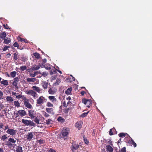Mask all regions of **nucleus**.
Instances as JSON below:
<instances>
[{"label": "nucleus", "mask_w": 152, "mask_h": 152, "mask_svg": "<svg viewBox=\"0 0 152 152\" xmlns=\"http://www.w3.org/2000/svg\"><path fill=\"white\" fill-rule=\"evenodd\" d=\"M28 114L31 119H33L35 117V111L34 110H28Z\"/></svg>", "instance_id": "obj_7"}, {"label": "nucleus", "mask_w": 152, "mask_h": 152, "mask_svg": "<svg viewBox=\"0 0 152 152\" xmlns=\"http://www.w3.org/2000/svg\"><path fill=\"white\" fill-rule=\"evenodd\" d=\"M75 126L76 127L78 128L79 130L82 127L81 123L80 122H77L75 124Z\"/></svg>", "instance_id": "obj_22"}, {"label": "nucleus", "mask_w": 152, "mask_h": 152, "mask_svg": "<svg viewBox=\"0 0 152 152\" xmlns=\"http://www.w3.org/2000/svg\"><path fill=\"white\" fill-rule=\"evenodd\" d=\"M61 82V79L59 78H57L56 80V82L53 84L54 86L58 85Z\"/></svg>", "instance_id": "obj_30"}, {"label": "nucleus", "mask_w": 152, "mask_h": 152, "mask_svg": "<svg viewBox=\"0 0 152 152\" xmlns=\"http://www.w3.org/2000/svg\"><path fill=\"white\" fill-rule=\"evenodd\" d=\"M3 96V93L2 91H0V99H3L2 97Z\"/></svg>", "instance_id": "obj_55"}, {"label": "nucleus", "mask_w": 152, "mask_h": 152, "mask_svg": "<svg viewBox=\"0 0 152 152\" xmlns=\"http://www.w3.org/2000/svg\"><path fill=\"white\" fill-rule=\"evenodd\" d=\"M42 85L44 89H46L48 88V84L46 82H43L42 83Z\"/></svg>", "instance_id": "obj_31"}, {"label": "nucleus", "mask_w": 152, "mask_h": 152, "mask_svg": "<svg viewBox=\"0 0 152 152\" xmlns=\"http://www.w3.org/2000/svg\"><path fill=\"white\" fill-rule=\"evenodd\" d=\"M49 100H50L52 102L54 103L56 102L57 101L56 99L55 98L54 96H50L48 97Z\"/></svg>", "instance_id": "obj_16"}, {"label": "nucleus", "mask_w": 152, "mask_h": 152, "mask_svg": "<svg viewBox=\"0 0 152 152\" xmlns=\"http://www.w3.org/2000/svg\"><path fill=\"white\" fill-rule=\"evenodd\" d=\"M126 134L128 135L126 133H120L119 134V136L120 137H125Z\"/></svg>", "instance_id": "obj_38"}, {"label": "nucleus", "mask_w": 152, "mask_h": 152, "mask_svg": "<svg viewBox=\"0 0 152 152\" xmlns=\"http://www.w3.org/2000/svg\"><path fill=\"white\" fill-rule=\"evenodd\" d=\"M6 132L7 134H10L12 137L15 136L16 134V130L10 128L7 130Z\"/></svg>", "instance_id": "obj_4"}, {"label": "nucleus", "mask_w": 152, "mask_h": 152, "mask_svg": "<svg viewBox=\"0 0 152 152\" xmlns=\"http://www.w3.org/2000/svg\"><path fill=\"white\" fill-rule=\"evenodd\" d=\"M10 47L7 46H6L3 49V50L4 51H5L8 48H10Z\"/></svg>", "instance_id": "obj_53"}, {"label": "nucleus", "mask_w": 152, "mask_h": 152, "mask_svg": "<svg viewBox=\"0 0 152 152\" xmlns=\"http://www.w3.org/2000/svg\"><path fill=\"white\" fill-rule=\"evenodd\" d=\"M11 42V39L9 38H7V39L5 38L4 39V43L5 44H8Z\"/></svg>", "instance_id": "obj_29"}, {"label": "nucleus", "mask_w": 152, "mask_h": 152, "mask_svg": "<svg viewBox=\"0 0 152 152\" xmlns=\"http://www.w3.org/2000/svg\"><path fill=\"white\" fill-rule=\"evenodd\" d=\"M22 123L26 126H35L34 122L31 120L22 119Z\"/></svg>", "instance_id": "obj_2"}, {"label": "nucleus", "mask_w": 152, "mask_h": 152, "mask_svg": "<svg viewBox=\"0 0 152 152\" xmlns=\"http://www.w3.org/2000/svg\"><path fill=\"white\" fill-rule=\"evenodd\" d=\"M1 83L4 86H7L8 85V81L6 80H4V79H3L2 81H1Z\"/></svg>", "instance_id": "obj_26"}, {"label": "nucleus", "mask_w": 152, "mask_h": 152, "mask_svg": "<svg viewBox=\"0 0 152 152\" xmlns=\"http://www.w3.org/2000/svg\"><path fill=\"white\" fill-rule=\"evenodd\" d=\"M49 66H48V65L46 66L45 65V67H44L45 69L47 70H50L51 69V67L50 66V65H48Z\"/></svg>", "instance_id": "obj_54"}, {"label": "nucleus", "mask_w": 152, "mask_h": 152, "mask_svg": "<svg viewBox=\"0 0 152 152\" xmlns=\"http://www.w3.org/2000/svg\"><path fill=\"white\" fill-rule=\"evenodd\" d=\"M89 112V111H88L87 113H83L81 115V116L83 118L87 116Z\"/></svg>", "instance_id": "obj_43"}, {"label": "nucleus", "mask_w": 152, "mask_h": 152, "mask_svg": "<svg viewBox=\"0 0 152 152\" xmlns=\"http://www.w3.org/2000/svg\"><path fill=\"white\" fill-rule=\"evenodd\" d=\"M32 88L34 91H36L39 93H42V89L40 88L37 87L36 86H33Z\"/></svg>", "instance_id": "obj_11"}, {"label": "nucleus", "mask_w": 152, "mask_h": 152, "mask_svg": "<svg viewBox=\"0 0 152 152\" xmlns=\"http://www.w3.org/2000/svg\"><path fill=\"white\" fill-rule=\"evenodd\" d=\"M20 41L21 42H24L25 43H28V40L27 39H25L24 38H20Z\"/></svg>", "instance_id": "obj_46"}, {"label": "nucleus", "mask_w": 152, "mask_h": 152, "mask_svg": "<svg viewBox=\"0 0 152 152\" xmlns=\"http://www.w3.org/2000/svg\"><path fill=\"white\" fill-rule=\"evenodd\" d=\"M82 102L87 107L89 108L92 105V101L91 99H87L84 98L82 99Z\"/></svg>", "instance_id": "obj_3"}, {"label": "nucleus", "mask_w": 152, "mask_h": 152, "mask_svg": "<svg viewBox=\"0 0 152 152\" xmlns=\"http://www.w3.org/2000/svg\"><path fill=\"white\" fill-rule=\"evenodd\" d=\"M34 121H35V122L37 124H39V119L36 117L35 118Z\"/></svg>", "instance_id": "obj_47"}, {"label": "nucleus", "mask_w": 152, "mask_h": 152, "mask_svg": "<svg viewBox=\"0 0 152 152\" xmlns=\"http://www.w3.org/2000/svg\"><path fill=\"white\" fill-rule=\"evenodd\" d=\"M126 148L125 147H124L122 148L121 150V152H126Z\"/></svg>", "instance_id": "obj_50"}, {"label": "nucleus", "mask_w": 152, "mask_h": 152, "mask_svg": "<svg viewBox=\"0 0 152 152\" xmlns=\"http://www.w3.org/2000/svg\"><path fill=\"white\" fill-rule=\"evenodd\" d=\"M10 128L8 127V125L5 126H4V128H3L4 129V130H6L7 129H9Z\"/></svg>", "instance_id": "obj_57"}, {"label": "nucleus", "mask_w": 152, "mask_h": 152, "mask_svg": "<svg viewBox=\"0 0 152 152\" xmlns=\"http://www.w3.org/2000/svg\"><path fill=\"white\" fill-rule=\"evenodd\" d=\"M40 67V66L39 65L38 66L37 65H34L33 66L32 69L33 70H38Z\"/></svg>", "instance_id": "obj_23"}, {"label": "nucleus", "mask_w": 152, "mask_h": 152, "mask_svg": "<svg viewBox=\"0 0 152 152\" xmlns=\"http://www.w3.org/2000/svg\"><path fill=\"white\" fill-rule=\"evenodd\" d=\"M30 76L31 77H34L35 76V75L34 74V73H33H33H31V74H30Z\"/></svg>", "instance_id": "obj_61"}, {"label": "nucleus", "mask_w": 152, "mask_h": 152, "mask_svg": "<svg viewBox=\"0 0 152 152\" xmlns=\"http://www.w3.org/2000/svg\"><path fill=\"white\" fill-rule=\"evenodd\" d=\"M46 124L48 125H50L52 124V123L51 122L52 120L50 119H49L48 120H46Z\"/></svg>", "instance_id": "obj_42"}, {"label": "nucleus", "mask_w": 152, "mask_h": 152, "mask_svg": "<svg viewBox=\"0 0 152 152\" xmlns=\"http://www.w3.org/2000/svg\"><path fill=\"white\" fill-rule=\"evenodd\" d=\"M53 109L46 107L45 110L47 112L50 114H53Z\"/></svg>", "instance_id": "obj_18"}, {"label": "nucleus", "mask_w": 152, "mask_h": 152, "mask_svg": "<svg viewBox=\"0 0 152 152\" xmlns=\"http://www.w3.org/2000/svg\"><path fill=\"white\" fill-rule=\"evenodd\" d=\"M106 151L109 152H113V148L110 145H107L106 146Z\"/></svg>", "instance_id": "obj_17"}, {"label": "nucleus", "mask_w": 152, "mask_h": 152, "mask_svg": "<svg viewBox=\"0 0 152 152\" xmlns=\"http://www.w3.org/2000/svg\"><path fill=\"white\" fill-rule=\"evenodd\" d=\"M14 103L15 106L17 107H19L20 106V103H19L18 101H14Z\"/></svg>", "instance_id": "obj_41"}, {"label": "nucleus", "mask_w": 152, "mask_h": 152, "mask_svg": "<svg viewBox=\"0 0 152 152\" xmlns=\"http://www.w3.org/2000/svg\"><path fill=\"white\" fill-rule=\"evenodd\" d=\"M26 80L28 83L34 82L36 80V79L35 78H28L26 79Z\"/></svg>", "instance_id": "obj_20"}, {"label": "nucleus", "mask_w": 152, "mask_h": 152, "mask_svg": "<svg viewBox=\"0 0 152 152\" xmlns=\"http://www.w3.org/2000/svg\"><path fill=\"white\" fill-rule=\"evenodd\" d=\"M44 116L46 117H48L49 116V115L47 113L45 112L44 113Z\"/></svg>", "instance_id": "obj_58"}, {"label": "nucleus", "mask_w": 152, "mask_h": 152, "mask_svg": "<svg viewBox=\"0 0 152 152\" xmlns=\"http://www.w3.org/2000/svg\"><path fill=\"white\" fill-rule=\"evenodd\" d=\"M79 145L76 143L75 142H73L72 145L71 146V150L73 151L74 150H77L79 148Z\"/></svg>", "instance_id": "obj_8"}, {"label": "nucleus", "mask_w": 152, "mask_h": 152, "mask_svg": "<svg viewBox=\"0 0 152 152\" xmlns=\"http://www.w3.org/2000/svg\"><path fill=\"white\" fill-rule=\"evenodd\" d=\"M4 126L3 123H1L0 124V128L1 129H3V127Z\"/></svg>", "instance_id": "obj_62"}, {"label": "nucleus", "mask_w": 152, "mask_h": 152, "mask_svg": "<svg viewBox=\"0 0 152 152\" xmlns=\"http://www.w3.org/2000/svg\"><path fill=\"white\" fill-rule=\"evenodd\" d=\"M7 134H4L2 136L1 138V140L4 141L7 139Z\"/></svg>", "instance_id": "obj_40"}, {"label": "nucleus", "mask_w": 152, "mask_h": 152, "mask_svg": "<svg viewBox=\"0 0 152 152\" xmlns=\"http://www.w3.org/2000/svg\"><path fill=\"white\" fill-rule=\"evenodd\" d=\"M36 101V105L37 107L43 104L44 101H46V99L43 96H41L37 99Z\"/></svg>", "instance_id": "obj_1"}, {"label": "nucleus", "mask_w": 152, "mask_h": 152, "mask_svg": "<svg viewBox=\"0 0 152 152\" xmlns=\"http://www.w3.org/2000/svg\"><path fill=\"white\" fill-rule=\"evenodd\" d=\"M20 69L21 72H23L27 69V67L24 65L21 66L20 67Z\"/></svg>", "instance_id": "obj_34"}, {"label": "nucleus", "mask_w": 152, "mask_h": 152, "mask_svg": "<svg viewBox=\"0 0 152 152\" xmlns=\"http://www.w3.org/2000/svg\"><path fill=\"white\" fill-rule=\"evenodd\" d=\"M83 137L84 138L83 140L86 144H88L89 143V141L86 138H84V136H83Z\"/></svg>", "instance_id": "obj_48"}, {"label": "nucleus", "mask_w": 152, "mask_h": 152, "mask_svg": "<svg viewBox=\"0 0 152 152\" xmlns=\"http://www.w3.org/2000/svg\"><path fill=\"white\" fill-rule=\"evenodd\" d=\"M72 90V88L71 87L68 88V89L66 91L65 93L67 95H69L70 94Z\"/></svg>", "instance_id": "obj_24"}, {"label": "nucleus", "mask_w": 152, "mask_h": 152, "mask_svg": "<svg viewBox=\"0 0 152 152\" xmlns=\"http://www.w3.org/2000/svg\"><path fill=\"white\" fill-rule=\"evenodd\" d=\"M26 94H27L31 95L34 98H35L37 95V93L35 92L32 90H29L27 92Z\"/></svg>", "instance_id": "obj_9"}, {"label": "nucleus", "mask_w": 152, "mask_h": 152, "mask_svg": "<svg viewBox=\"0 0 152 152\" xmlns=\"http://www.w3.org/2000/svg\"><path fill=\"white\" fill-rule=\"evenodd\" d=\"M3 26L6 29H10L8 26V25L7 24H6V25L3 24Z\"/></svg>", "instance_id": "obj_52"}, {"label": "nucleus", "mask_w": 152, "mask_h": 152, "mask_svg": "<svg viewBox=\"0 0 152 152\" xmlns=\"http://www.w3.org/2000/svg\"><path fill=\"white\" fill-rule=\"evenodd\" d=\"M129 143L132 145L134 147L137 146L136 144L132 138H131V140L129 141Z\"/></svg>", "instance_id": "obj_27"}, {"label": "nucleus", "mask_w": 152, "mask_h": 152, "mask_svg": "<svg viewBox=\"0 0 152 152\" xmlns=\"http://www.w3.org/2000/svg\"><path fill=\"white\" fill-rule=\"evenodd\" d=\"M69 129L67 128H64L61 133L63 137L67 136L69 134Z\"/></svg>", "instance_id": "obj_5"}, {"label": "nucleus", "mask_w": 152, "mask_h": 152, "mask_svg": "<svg viewBox=\"0 0 152 152\" xmlns=\"http://www.w3.org/2000/svg\"><path fill=\"white\" fill-rule=\"evenodd\" d=\"M4 107L3 105L0 102V110H1L2 107Z\"/></svg>", "instance_id": "obj_60"}, {"label": "nucleus", "mask_w": 152, "mask_h": 152, "mask_svg": "<svg viewBox=\"0 0 152 152\" xmlns=\"http://www.w3.org/2000/svg\"><path fill=\"white\" fill-rule=\"evenodd\" d=\"M6 36V33L5 32H3L0 34V37L1 39H4Z\"/></svg>", "instance_id": "obj_28"}, {"label": "nucleus", "mask_w": 152, "mask_h": 152, "mask_svg": "<svg viewBox=\"0 0 152 152\" xmlns=\"http://www.w3.org/2000/svg\"><path fill=\"white\" fill-rule=\"evenodd\" d=\"M22 97V96L20 94V95H19L18 96H16V98L17 99H20V98H21Z\"/></svg>", "instance_id": "obj_56"}, {"label": "nucleus", "mask_w": 152, "mask_h": 152, "mask_svg": "<svg viewBox=\"0 0 152 152\" xmlns=\"http://www.w3.org/2000/svg\"><path fill=\"white\" fill-rule=\"evenodd\" d=\"M24 104L25 106L28 108L32 109L33 108L32 105L29 102V101L26 102L25 103H24Z\"/></svg>", "instance_id": "obj_15"}, {"label": "nucleus", "mask_w": 152, "mask_h": 152, "mask_svg": "<svg viewBox=\"0 0 152 152\" xmlns=\"http://www.w3.org/2000/svg\"><path fill=\"white\" fill-rule=\"evenodd\" d=\"M23 99V101L24 103H25L26 102H27L29 101L24 96H22V98Z\"/></svg>", "instance_id": "obj_44"}, {"label": "nucleus", "mask_w": 152, "mask_h": 152, "mask_svg": "<svg viewBox=\"0 0 152 152\" xmlns=\"http://www.w3.org/2000/svg\"><path fill=\"white\" fill-rule=\"evenodd\" d=\"M112 130H114V129H110L109 132V134L110 135H112L113 134V133L112 132Z\"/></svg>", "instance_id": "obj_49"}, {"label": "nucleus", "mask_w": 152, "mask_h": 152, "mask_svg": "<svg viewBox=\"0 0 152 152\" xmlns=\"http://www.w3.org/2000/svg\"><path fill=\"white\" fill-rule=\"evenodd\" d=\"M19 81V78L18 77H15L13 80L12 84L15 87V88H18V84Z\"/></svg>", "instance_id": "obj_6"}, {"label": "nucleus", "mask_w": 152, "mask_h": 152, "mask_svg": "<svg viewBox=\"0 0 152 152\" xmlns=\"http://www.w3.org/2000/svg\"><path fill=\"white\" fill-rule=\"evenodd\" d=\"M17 74V72L15 71H13L11 72L10 75L11 76L14 78L15 77Z\"/></svg>", "instance_id": "obj_35"}, {"label": "nucleus", "mask_w": 152, "mask_h": 152, "mask_svg": "<svg viewBox=\"0 0 152 152\" xmlns=\"http://www.w3.org/2000/svg\"><path fill=\"white\" fill-rule=\"evenodd\" d=\"M39 73L41 74L43 77H45L48 75V73L46 72H39Z\"/></svg>", "instance_id": "obj_36"}, {"label": "nucleus", "mask_w": 152, "mask_h": 152, "mask_svg": "<svg viewBox=\"0 0 152 152\" xmlns=\"http://www.w3.org/2000/svg\"><path fill=\"white\" fill-rule=\"evenodd\" d=\"M6 56L7 58H9L11 56V54L10 53H7V54Z\"/></svg>", "instance_id": "obj_64"}, {"label": "nucleus", "mask_w": 152, "mask_h": 152, "mask_svg": "<svg viewBox=\"0 0 152 152\" xmlns=\"http://www.w3.org/2000/svg\"><path fill=\"white\" fill-rule=\"evenodd\" d=\"M13 46L15 47H17L18 49H19V45L17 42H15L13 44Z\"/></svg>", "instance_id": "obj_45"}, {"label": "nucleus", "mask_w": 152, "mask_h": 152, "mask_svg": "<svg viewBox=\"0 0 152 152\" xmlns=\"http://www.w3.org/2000/svg\"><path fill=\"white\" fill-rule=\"evenodd\" d=\"M49 152H56V151L53 149H50L49 151Z\"/></svg>", "instance_id": "obj_63"}, {"label": "nucleus", "mask_w": 152, "mask_h": 152, "mask_svg": "<svg viewBox=\"0 0 152 152\" xmlns=\"http://www.w3.org/2000/svg\"><path fill=\"white\" fill-rule=\"evenodd\" d=\"M48 92L49 94H53L55 93L56 91L54 90V89L49 88Z\"/></svg>", "instance_id": "obj_25"}, {"label": "nucleus", "mask_w": 152, "mask_h": 152, "mask_svg": "<svg viewBox=\"0 0 152 152\" xmlns=\"http://www.w3.org/2000/svg\"><path fill=\"white\" fill-rule=\"evenodd\" d=\"M33 132H29L27 135V139L29 141L31 140L33 137L34 134Z\"/></svg>", "instance_id": "obj_13"}, {"label": "nucleus", "mask_w": 152, "mask_h": 152, "mask_svg": "<svg viewBox=\"0 0 152 152\" xmlns=\"http://www.w3.org/2000/svg\"><path fill=\"white\" fill-rule=\"evenodd\" d=\"M47 62V60L46 58L43 59L42 61H40L39 63V65L41 68H44L45 67V63Z\"/></svg>", "instance_id": "obj_12"}, {"label": "nucleus", "mask_w": 152, "mask_h": 152, "mask_svg": "<svg viewBox=\"0 0 152 152\" xmlns=\"http://www.w3.org/2000/svg\"><path fill=\"white\" fill-rule=\"evenodd\" d=\"M18 112L19 114L21 116H25L26 115V112L24 110H19Z\"/></svg>", "instance_id": "obj_14"}, {"label": "nucleus", "mask_w": 152, "mask_h": 152, "mask_svg": "<svg viewBox=\"0 0 152 152\" xmlns=\"http://www.w3.org/2000/svg\"><path fill=\"white\" fill-rule=\"evenodd\" d=\"M19 57V56L18 55V53H15L14 54V56H13V59L15 60H17Z\"/></svg>", "instance_id": "obj_32"}, {"label": "nucleus", "mask_w": 152, "mask_h": 152, "mask_svg": "<svg viewBox=\"0 0 152 152\" xmlns=\"http://www.w3.org/2000/svg\"><path fill=\"white\" fill-rule=\"evenodd\" d=\"M46 106L48 107H53V105L49 102H48L46 104Z\"/></svg>", "instance_id": "obj_37"}, {"label": "nucleus", "mask_w": 152, "mask_h": 152, "mask_svg": "<svg viewBox=\"0 0 152 152\" xmlns=\"http://www.w3.org/2000/svg\"><path fill=\"white\" fill-rule=\"evenodd\" d=\"M86 93V92L84 91H81L80 94L82 96L84 95Z\"/></svg>", "instance_id": "obj_59"}, {"label": "nucleus", "mask_w": 152, "mask_h": 152, "mask_svg": "<svg viewBox=\"0 0 152 152\" xmlns=\"http://www.w3.org/2000/svg\"><path fill=\"white\" fill-rule=\"evenodd\" d=\"M16 152H23L22 147L20 145L17 146L16 148Z\"/></svg>", "instance_id": "obj_19"}, {"label": "nucleus", "mask_w": 152, "mask_h": 152, "mask_svg": "<svg viewBox=\"0 0 152 152\" xmlns=\"http://www.w3.org/2000/svg\"><path fill=\"white\" fill-rule=\"evenodd\" d=\"M38 142L39 144H41L44 143L45 142V141L43 140L40 139L38 140Z\"/></svg>", "instance_id": "obj_51"}, {"label": "nucleus", "mask_w": 152, "mask_h": 152, "mask_svg": "<svg viewBox=\"0 0 152 152\" xmlns=\"http://www.w3.org/2000/svg\"><path fill=\"white\" fill-rule=\"evenodd\" d=\"M6 100L8 102H11L13 101V99L11 96H8L6 98Z\"/></svg>", "instance_id": "obj_21"}, {"label": "nucleus", "mask_w": 152, "mask_h": 152, "mask_svg": "<svg viewBox=\"0 0 152 152\" xmlns=\"http://www.w3.org/2000/svg\"><path fill=\"white\" fill-rule=\"evenodd\" d=\"M71 104V102L70 101H68L67 102L66 105V102L65 101H64L63 103V106L64 107H67L68 106V105L69 104Z\"/></svg>", "instance_id": "obj_39"}, {"label": "nucleus", "mask_w": 152, "mask_h": 152, "mask_svg": "<svg viewBox=\"0 0 152 152\" xmlns=\"http://www.w3.org/2000/svg\"><path fill=\"white\" fill-rule=\"evenodd\" d=\"M16 142V140L13 138L10 137L8 139V141L7 142V145L8 146L12 145V143H15Z\"/></svg>", "instance_id": "obj_10"}, {"label": "nucleus", "mask_w": 152, "mask_h": 152, "mask_svg": "<svg viewBox=\"0 0 152 152\" xmlns=\"http://www.w3.org/2000/svg\"><path fill=\"white\" fill-rule=\"evenodd\" d=\"M33 55L35 58L38 59L40 57V54L37 52L34 53Z\"/></svg>", "instance_id": "obj_33"}]
</instances>
